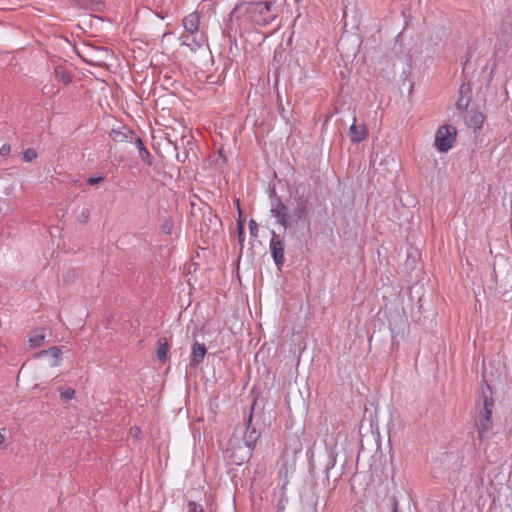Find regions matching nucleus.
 I'll return each mask as SVG.
<instances>
[{
  "label": "nucleus",
  "instance_id": "17",
  "mask_svg": "<svg viewBox=\"0 0 512 512\" xmlns=\"http://www.w3.org/2000/svg\"><path fill=\"white\" fill-rule=\"evenodd\" d=\"M169 343L165 337H161L157 341L156 356L162 363L168 359Z\"/></svg>",
  "mask_w": 512,
  "mask_h": 512
},
{
  "label": "nucleus",
  "instance_id": "19",
  "mask_svg": "<svg viewBox=\"0 0 512 512\" xmlns=\"http://www.w3.org/2000/svg\"><path fill=\"white\" fill-rule=\"evenodd\" d=\"M180 40L182 45L190 47L191 50H196L201 47L202 38L197 40L196 34L188 33L186 35H182Z\"/></svg>",
  "mask_w": 512,
  "mask_h": 512
},
{
  "label": "nucleus",
  "instance_id": "1",
  "mask_svg": "<svg viewBox=\"0 0 512 512\" xmlns=\"http://www.w3.org/2000/svg\"><path fill=\"white\" fill-rule=\"evenodd\" d=\"M276 18L272 2L241 0L229 14V20L245 19L248 22L265 26Z\"/></svg>",
  "mask_w": 512,
  "mask_h": 512
},
{
  "label": "nucleus",
  "instance_id": "23",
  "mask_svg": "<svg viewBox=\"0 0 512 512\" xmlns=\"http://www.w3.org/2000/svg\"><path fill=\"white\" fill-rule=\"evenodd\" d=\"M37 158V152L33 148H28L23 151V160L26 162H32Z\"/></svg>",
  "mask_w": 512,
  "mask_h": 512
},
{
  "label": "nucleus",
  "instance_id": "33",
  "mask_svg": "<svg viewBox=\"0 0 512 512\" xmlns=\"http://www.w3.org/2000/svg\"><path fill=\"white\" fill-rule=\"evenodd\" d=\"M10 152H11V145L8 143L3 144L2 147L0 148V155H2V156H7V155H9Z\"/></svg>",
  "mask_w": 512,
  "mask_h": 512
},
{
  "label": "nucleus",
  "instance_id": "3",
  "mask_svg": "<svg viewBox=\"0 0 512 512\" xmlns=\"http://www.w3.org/2000/svg\"><path fill=\"white\" fill-rule=\"evenodd\" d=\"M253 448L241 445L238 438H230L226 448V457L232 464L241 465L252 456Z\"/></svg>",
  "mask_w": 512,
  "mask_h": 512
},
{
  "label": "nucleus",
  "instance_id": "21",
  "mask_svg": "<svg viewBox=\"0 0 512 512\" xmlns=\"http://www.w3.org/2000/svg\"><path fill=\"white\" fill-rule=\"evenodd\" d=\"M62 354V351L57 346H52L47 350H42L38 353V356H44V355H50L54 358L53 366H57L59 364L60 356Z\"/></svg>",
  "mask_w": 512,
  "mask_h": 512
},
{
  "label": "nucleus",
  "instance_id": "24",
  "mask_svg": "<svg viewBox=\"0 0 512 512\" xmlns=\"http://www.w3.org/2000/svg\"><path fill=\"white\" fill-rule=\"evenodd\" d=\"M237 234H238V241L242 248L243 242L245 240L244 223L242 220H239L237 223Z\"/></svg>",
  "mask_w": 512,
  "mask_h": 512
},
{
  "label": "nucleus",
  "instance_id": "27",
  "mask_svg": "<svg viewBox=\"0 0 512 512\" xmlns=\"http://www.w3.org/2000/svg\"><path fill=\"white\" fill-rule=\"evenodd\" d=\"M75 390L73 388H67L61 391V399L65 402L73 399L75 397Z\"/></svg>",
  "mask_w": 512,
  "mask_h": 512
},
{
  "label": "nucleus",
  "instance_id": "2",
  "mask_svg": "<svg viewBox=\"0 0 512 512\" xmlns=\"http://www.w3.org/2000/svg\"><path fill=\"white\" fill-rule=\"evenodd\" d=\"M494 408V399L492 390L488 384L481 387V394L476 400L475 424L477 427L479 441H482L485 435L492 429V411Z\"/></svg>",
  "mask_w": 512,
  "mask_h": 512
},
{
  "label": "nucleus",
  "instance_id": "31",
  "mask_svg": "<svg viewBox=\"0 0 512 512\" xmlns=\"http://www.w3.org/2000/svg\"><path fill=\"white\" fill-rule=\"evenodd\" d=\"M249 230L250 234L253 237H257L258 235V224L254 219H250L249 221Z\"/></svg>",
  "mask_w": 512,
  "mask_h": 512
},
{
  "label": "nucleus",
  "instance_id": "22",
  "mask_svg": "<svg viewBox=\"0 0 512 512\" xmlns=\"http://www.w3.org/2000/svg\"><path fill=\"white\" fill-rule=\"evenodd\" d=\"M282 490H285V485H283ZM287 502H288V498L285 494V491H282V495H281L280 499L278 500V503L276 506L277 512H284Z\"/></svg>",
  "mask_w": 512,
  "mask_h": 512
},
{
  "label": "nucleus",
  "instance_id": "29",
  "mask_svg": "<svg viewBox=\"0 0 512 512\" xmlns=\"http://www.w3.org/2000/svg\"><path fill=\"white\" fill-rule=\"evenodd\" d=\"M502 29L506 33H512V19H511V15H507L506 16L505 20L502 23Z\"/></svg>",
  "mask_w": 512,
  "mask_h": 512
},
{
  "label": "nucleus",
  "instance_id": "35",
  "mask_svg": "<svg viewBox=\"0 0 512 512\" xmlns=\"http://www.w3.org/2000/svg\"><path fill=\"white\" fill-rule=\"evenodd\" d=\"M493 278L495 281H497V273H496V269H495V266L493 267V274H492Z\"/></svg>",
  "mask_w": 512,
  "mask_h": 512
},
{
  "label": "nucleus",
  "instance_id": "4",
  "mask_svg": "<svg viewBox=\"0 0 512 512\" xmlns=\"http://www.w3.org/2000/svg\"><path fill=\"white\" fill-rule=\"evenodd\" d=\"M457 130L452 125H442L435 134V147L440 152H447L456 140Z\"/></svg>",
  "mask_w": 512,
  "mask_h": 512
},
{
  "label": "nucleus",
  "instance_id": "26",
  "mask_svg": "<svg viewBox=\"0 0 512 512\" xmlns=\"http://www.w3.org/2000/svg\"><path fill=\"white\" fill-rule=\"evenodd\" d=\"M90 220L89 209H83L77 216V222L80 224H86Z\"/></svg>",
  "mask_w": 512,
  "mask_h": 512
},
{
  "label": "nucleus",
  "instance_id": "32",
  "mask_svg": "<svg viewBox=\"0 0 512 512\" xmlns=\"http://www.w3.org/2000/svg\"><path fill=\"white\" fill-rule=\"evenodd\" d=\"M104 180V176H98V177H89L87 179V184L90 185V186H94L98 183H100L101 181Z\"/></svg>",
  "mask_w": 512,
  "mask_h": 512
},
{
  "label": "nucleus",
  "instance_id": "13",
  "mask_svg": "<svg viewBox=\"0 0 512 512\" xmlns=\"http://www.w3.org/2000/svg\"><path fill=\"white\" fill-rule=\"evenodd\" d=\"M191 349L190 365L196 368L204 361L207 349L199 342H195Z\"/></svg>",
  "mask_w": 512,
  "mask_h": 512
},
{
  "label": "nucleus",
  "instance_id": "18",
  "mask_svg": "<svg viewBox=\"0 0 512 512\" xmlns=\"http://www.w3.org/2000/svg\"><path fill=\"white\" fill-rule=\"evenodd\" d=\"M133 142L135 143V145L138 148L139 157L141 158V160L144 161L145 163H147L148 165H152L151 154L145 147L142 139L140 137L136 136V138Z\"/></svg>",
  "mask_w": 512,
  "mask_h": 512
},
{
  "label": "nucleus",
  "instance_id": "8",
  "mask_svg": "<svg viewBox=\"0 0 512 512\" xmlns=\"http://www.w3.org/2000/svg\"><path fill=\"white\" fill-rule=\"evenodd\" d=\"M309 208L308 201L303 197H299L296 200V206H294L291 214H289V220L291 221V226L299 221H304L310 224L308 219Z\"/></svg>",
  "mask_w": 512,
  "mask_h": 512
},
{
  "label": "nucleus",
  "instance_id": "36",
  "mask_svg": "<svg viewBox=\"0 0 512 512\" xmlns=\"http://www.w3.org/2000/svg\"><path fill=\"white\" fill-rule=\"evenodd\" d=\"M5 441V438L4 436L0 433V446L4 443Z\"/></svg>",
  "mask_w": 512,
  "mask_h": 512
},
{
  "label": "nucleus",
  "instance_id": "34",
  "mask_svg": "<svg viewBox=\"0 0 512 512\" xmlns=\"http://www.w3.org/2000/svg\"><path fill=\"white\" fill-rule=\"evenodd\" d=\"M392 512H399L398 511V502L396 500L393 501Z\"/></svg>",
  "mask_w": 512,
  "mask_h": 512
},
{
  "label": "nucleus",
  "instance_id": "7",
  "mask_svg": "<svg viewBox=\"0 0 512 512\" xmlns=\"http://www.w3.org/2000/svg\"><path fill=\"white\" fill-rule=\"evenodd\" d=\"M256 404V401H253L249 417L246 421V431L243 436L244 444L249 448H255L257 441L259 440L261 436V432L252 424L253 420V410L254 406Z\"/></svg>",
  "mask_w": 512,
  "mask_h": 512
},
{
  "label": "nucleus",
  "instance_id": "9",
  "mask_svg": "<svg viewBox=\"0 0 512 512\" xmlns=\"http://www.w3.org/2000/svg\"><path fill=\"white\" fill-rule=\"evenodd\" d=\"M472 100V87L470 83H463L458 90L456 101L457 110L463 114L467 112L468 106Z\"/></svg>",
  "mask_w": 512,
  "mask_h": 512
},
{
  "label": "nucleus",
  "instance_id": "16",
  "mask_svg": "<svg viewBox=\"0 0 512 512\" xmlns=\"http://www.w3.org/2000/svg\"><path fill=\"white\" fill-rule=\"evenodd\" d=\"M485 116L483 113L479 111H474L469 118H465L466 124L468 127L476 130H480L482 128Z\"/></svg>",
  "mask_w": 512,
  "mask_h": 512
},
{
  "label": "nucleus",
  "instance_id": "11",
  "mask_svg": "<svg viewBox=\"0 0 512 512\" xmlns=\"http://www.w3.org/2000/svg\"><path fill=\"white\" fill-rule=\"evenodd\" d=\"M348 135L351 143L358 144L367 138L368 130L364 124L357 125L356 118L354 117V121L349 128Z\"/></svg>",
  "mask_w": 512,
  "mask_h": 512
},
{
  "label": "nucleus",
  "instance_id": "30",
  "mask_svg": "<svg viewBox=\"0 0 512 512\" xmlns=\"http://www.w3.org/2000/svg\"><path fill=\"white\" fill-rule=\"evenodd\" d=\"M187 507H188L187 512H204L202 505L197 504L194 501H189Z\"/></svg>",
  "mask_w": 512,
  "mask_h": 512
},
{
  "label": "nucleus",
  "instance_id": "15",
  "mask_svg": "<svg viewBox=\"0 0 512 512\" xmlns=\"http://www.w3.org/2000/svg\"><path fill=\"white\" fill-rule=\"evenodd\" d=\"M54 75H55V78L58 81H60L61 83H63L64 85H68L72 81L71 73L65 65L61 64V65L55 66Z\"/></svg>",
  "mask_w": 512,
  "mask_h": 512
},
{
  "label": "nucleus",
  "instance_id": "6",
  "mask_svg": "<svg viewBox=\"0 0 512 512\" xmlns=\"http://www.w3.org/2000/svg\"><path fill=\"white\" fill-rule=\"evenodd\" d=\"M275 194V192H273ZM271 214L277 219L278 223L287 230L291 227L289 220L288 207L282 202L281 198L274 195L271 201Z\"/></svg>",
  "mask_w": 512,
  "mask_h": 512
},
{
  "label": "nucleus",
  "instance_id": "20",
  "mask_svg": "<svg viewBox=\"0 0 512 512\" xmlns=\"http://www.w3.org/2000/svg\"><path fill=\"white\" fill-rule=\"evenodd\" d=\"M44 330L39 328L33 331V334L29 337L30 346L33 348L39 347L43 344L45 340Z\"/></svg>",
  "mask_w": 512,
  "mask_h": 512
},
{
  "label": "nucleus",
  "instance_id": "5",
  "mask_svg": "<svg viewBox=\"0 0 512 512\" xmlns=\"http://www.w3.org/2000/svg\"><path fill=\"white\" fill-rule=\"evenodd\" d=\"M269 249L277 269L281 271L285 263V242L284 239L279 234H276L275 231H272V237L269 242Z\"/></svg>",
  "mask_w": 512,
  "mask_h": 512
},
{
  "label": "nucleus",
  "instance_id": "14",
  "mask_svg": "<svg viewBox=\"0 0 512 512\" xmlns=\"http://www.w3.org/2000/svg\"><path fill=\"white\" fill-rule=\"evenodd\" d=\"M183 26L188 33L197 34L200 26V16L197 12L190 13L183 19Z\"/></svg>",
  "mask_w": 512,
  "mask_h": 512
},
{
  "label": "nucleus",
  "instance_id": "28",
  "mask_svg": "<svg viewBox=\"0 0 512 512\" xmlns=\"http://www.w3.org/2000/svg\"><path fill=\"white\" fill-rule=\"evenodd\" d=\"M173 226H174L173 221L170 220V219H166L164 221V223L162 224V227H161L163 233L166 234V235L171 234Z\"/></svg>",
  "mask_w": 512,
  "mask_h": 512
},
{
  "label": "nucleus",
  "instance_id": "12",
  "mask_svg": "<svg viewBox=\"0 0 512 512\" xmlns=\"http://www.w3.org/2000/svg\"><path fill=\"white\" fill-rule=\"evenodd\" d=\"M110 137L114 142H130L136 138V134L127 127H122L120 129H112L110 133Z\"/></svg>",
  "mask_w": 512,
  "mask_h": 512
},
{
  "label": "nucleus",
  "instance_id": "10",
  "mask_svg": "<svg viewBox=\"0 0 512 512\" xmlns=\"http://www.w3.org/2000/svg\"><path fill=\"white\" fill-rule=\"evenodd\" d=\"M181 143L184 146V150H183V152L177 151V153H176L177 161L184 163L185 161L190 160L191 156L196 159L197 156H196V152H195V147H196L195 142L191 138H189V139L181 138Z\"/></svg>",
  "mask_w": 512,
  "mask_h": 512
},
{
  "label": "nucleus",
  "instance_id": "25",
  "mask_svg": "<svg viewBox=\"0 0 512 512\" xmlns=\"http://www.w3.org/2000/svg\"><path fill=\"white\" fill-rule=\"evenodd\" d=\"M62 280L66 283H70L76 278V271L74 269H68L62 273Z\"/></svg>",
  "mask_w": 512,
  "mask_h": 512
}]
</instances>
